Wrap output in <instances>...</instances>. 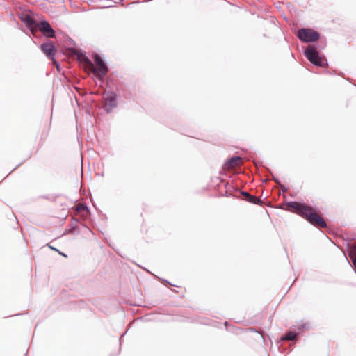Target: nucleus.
I'll return each mask as SVG.
<instances>
[{
  "instance_id": "nucleus-1",
  "label": "nucleus",
  "mask_w": 356,
  "mask_h": 356,
  "mask_svg": "<svg viewBox=\"0 0 356 356\" xmlns=\"http://www.w3.org/2000/svg\"><path fill=\"white\" fill-rule=\"evenodd\" d=\"M287 204L290 207L295 209L296 213L311 225L321 228L327 227V225L324 218L318 215L316 209L312 206L297 201H291Z\"/></svg>"
},
{
  "instance_id": "nucleus-2",
  "label": "nucleus",
  "mask_w": 356,
  "mask_h": 356,
  "mask_svg": "<svg viewBox=\"0 0 356 356\" xmlns=\"http://www.w3.org/2000/svg\"><path fill=\"white\" fill-rule=\"evenodd\" d=\"M326 46L325 41L320 40L317 44H308L304 49V55L314 65L321 67L328 66L325 56L321 54L320 51Z\"/></svg>"
},
{
  "instance_id": "nucleus-3",
  "label": "nucleus",
  "mask_w": 356,
  "mask_h": 356,
  "mask_svg": "<svg viewBox=\"0 0 356 356\" xmlns=\"http://www.w3.org/2000/svg\"><path fill=\"white\" fill-rule=\"evenodd\" d=\"M92 58L95 66L92 67V72L99 81L103 82L106 74L109 72V68L105 60L98 54H93Z\"/></svg>"
},
{
  "instance_id": "nucleus-4",
  "label": "nucleus",
  "mask_w": 356,
  "mask_h": 356,
  "mask_svg": "<svg viewBox=\"0 0 356 356\" xmlns=\"http://www.w3.org/2000/svg\"><path fill=\"white\" fill-rule=\"evenodd\" d=\"M16 15L26 25V29L31 33L35 35V26L38 25V20L32 16L31 13L19 7V10H16Z\"/></svg>"
},
{
  "instance_id": "nucleus-5",
  "label": "nucleus",
  "mask_w": 356,
  "mask_h": 356,
  "mask_svg": "<svg viewBox=\"0 0 356 356\" xmlns=\"http://www.w3.org/2000/svg\"><path fill=\"white\" fill-rule=\"evenodd\" d=\"M298 38L305 43H313L320 40V33L311 28H301L297 31Z\"/></svg>"
},
{
  "instance_id": "nucleus-6",
  "label": "nucleus",
  "mask_w": 356,
  "mask_h": 356,
  "mask_svg": "<svg viewBox=\"0 0 356 356\" xmlns=\"http://www.w3.org/2000/svg\"><path fill=\"white\" fill-rule=\"evenodd\" d=\"M37 24L38 25L35 26V35L39 31L46 38H56V31L47 20L42 19L40 22L38 21Z\"/></svg>"
},
{
  "instance_id": "nucleus-7",
  "label": "nucleus",
  "mask_w": 356,
  "mask_h": 356,
  "mask_svg": "<svg viewBox=\"0 0 356 356\" xmlns=\"http://www.w3.org/2000/svg\"><path fill=\"white\" fill-rule=\"evenodd\" d=\"M106 96L104 99L103 109L106 113L112 112L113 108L118 106L117 94L113 91H108L105 93Z\"/></svg>"
},
{
  "instance_id": "nucleus-8",
  "label": "nucleus",
  "mask_w": 356,
  "mask_h": 356,
  "mask_svg": "<svg viewBox=\"0 0 356 356\" xmlns=\"http://www.w3.org/2000/svg\"><path fill=\"white\" fill-rule=\"evenodd\" d=\"M40 49L47 56V58L53 60L54 62L56 63L54 58L56 52V48L51 41H47L46 42H43L42 44H41Z\"/></svg>"
},
{
  "instance_id": "nucleus-9",
  "label": "nucleus",
  "mask_w": 356,
  "mask_h": 356,
  "mask_svg": "<svg viewBox=\"0 0 356 356\" xmlns=\"http://www.w3.org/2000/svg\"><path fill=\"white\" fill-rule=\"evenodd\" d=\"M241 160V157L239 156H233L229 159H227V161L223 164V168L225 170H230L235 168L238 162Z\"/></svg>"
},
{
  "instance_id": "nucleus-10",
  "label": "nucleus",
  "mask_w": 356,
  "mask_h": 356,
  "mask_svg": "<svg viewBox=\"0 0 356 356\" xmlns=\"http://www.w3.org/2000/svg\"><path fill=\"white\" fill-rule=\"evenodd\" d=\"M240 193L245 197L244 200L248 202L257 205H261L263 202L260 197H257V196L252 195L247 191H240Z\"/></svg>"
},
{
  "instance_id": "nucleus-11",
  "label": "nucleus",
  "mask_w": 356,
  "mask_h": 356,
  "mask_svg": "<svg viewBox=\"0 0 356 356\" xmlns=\"http://www.w3.org/2000/svg\"><path fill=\"white\" fill-rule=\"evenodd\" d=\"M348 256L352 259L353 268L356 273V243L351 244L348 249Z\"/></svg>"
},
{
  "instance_id": "nucleus-12",
  "label": "nucleus",
  "mask_w": 356,
  "mask_h": 356,
  "mask_svg": "<svg viewBox=\"0 0 356 356\" xmlns=\"http://www.w3.org/2000/svg\"><path fill=\"white\" fill-rule=\"evenodd\" d=\"M298 335V333L296 331V330H294V328L292 327L291 328V330H288L287 332H286L284 334H282L280 337V340L281 341H292L293 339H295L296 337V336Z\"/></svg>"
},
{
  "instance_id": "nucleus-13",
  "label": "nucleus",
  "mask_w": 356,
  "mask_h": 356,
  "mask_svg": "<svg viewBox=\"0 0 356 356\" xmlns=\"http://www.w3.org/2000/svg\"><path fill=\"white\" fill-rule=\"evenodd\" d=\"M293 327L298 333V335L302 334L305 331L308 330L311 328L309 323H303L297 325H293Z\"/></svg>"
},
{
  "instance_id": "nucleus-14",
  "label": "nucleus",
  "mask_w": 356,
  "mask_h": 356,
  "mask_svg": "<svg viewBox=\"0 0 356 356\" xmlns=\"http://www.w3.org/2000/svg\"><path fill=\"white\" fill-rule=\"evenodd\" d=\"M76 54L80 60H86L88 59L86 55V53L81 50L76 51Z\"/></svg>"
},
{
  "instance_id": "nucleus-15",
  "label": "nucleus",
  "mask_w": 356,
  "mask_h": 356,
  "mask_svg": "<svg viewBox=\"0 0 356 356\" xmlns=\"http://www.w3.org/2000/svg\"><path fill=\"white\" fill-rule=\"evenodd\" d=\"M272 179L273 180L274 182H275L277 184L280 185L282 190L283 191H287V188L283 186L282 184H281V181H280V179H278V177L274 176V175H272Z\"/></svg>"
},
{
  "instance_id": "nucleus-16",
  "label": "nucleus",
  "mask_w": 356,
  "mask_h": 356,
  "mask_svg": "<svg viewBox=\"0 0 356 356\" xmlns=\"http://www.w3.org/2000/svg\"><path fill=\"white\" fill-rule=\"evenodd\" d=\"M78 229H79L78 226L76 224H72L71 225L70 229L69 230V233L72 234V233H74L75 231H76Z\"/></svg>"
},
{
  "instance_id": "nucleus-17",
  "label": "nucleus",
  "mask_w": 356,
  "mask_h": 356,
  "mask_svg": "<svg viewBox=\"0 0 356 356\" xmlns=\"http://www.w3.org/2000/svg\"><path fill=\"white\" fill-rule=\"evenodd\" d=\"M84 209L86 210L88 212H90L89 208L87 207V205H81L78 208V210Z\"/></svg>"
},
{
  "instance_id": "nucleus-18",
  "label": "nucleus",
  "mask_w": 356,
  "mask_h": 356,
  "mask_svg": "<svg viewBox=\"0 0 356 356\" xmlns=\"http://www.w3.org/2000/svg\"><path fill=\"white\" fill-rule=\"evenodd\" d=\"M115 5H102L101 6H99V8H113V7H115Z\"/></svg>"
},
{
  "instance_id": "nucleus-19",
  "label": "nucleus",
  "mask_w": 356,
  "mask_h": 356,
  "mask_svg": "<svg viewBox=\"0 0 356 356\" xmlns=\"http://www.w3.org/2000/svg\"><path fill=\"white\" fill-rule=\"evenodd\" d=\"M163 283H165L167 284H169V285H172V286H174L172 284H171L169 281H168L167 280L165 279H159Z\"/></svg>"
},
{
  "instance_id": "nucleus-20",
  "label": "nucleus",
  "mask_w": 356,
  "mask_h": 356,
  "mask_svg": "<svg viewBox=\"0 0 356 356\" xmlns=\"http://www.w3.org/2000/svg\"><path fill=\"white\" fill-rule=\"evenodd\" d=\"M69 2L70 3L71 6L75 7V6H77V3L79 1H69Z\"/></svg>"
},
{
  "instance_id": "nucleus-21",
  "label": "nucleus",
  "mask_w": 356,
  "mask_h": 356,
  "mask_svg": "<svg viewBox=\"0 0 356 356\" xmlns=\"http://www.w3.org/2000/svg\"><path fill=\"white\" fill-rule=\"evenodd\" d=\"M48 245V247H49L51 250H53L56 251V252H57V251H58V249H56V248H54V247H53V246H51V245Z\"/></svg>"
},
{
  "instance_id": "nucleus-22",
  "label": "nucleus",
  "mask_w": 356,
  "mask_h": 356,
  "mask_svg": "<svg viewBox=\"0 0 356 356\" xmlns=\"http://www.w3.org/2000/svg\"><path fill=\"white\" fill-rule=\"evenodd\" d=\"M115 4L118 3V1H114ZM119 3H120V6L122 7H124V1H118Z\"/></svg>"
},
{
  "instance_id": "nucleus-23",
  "label": "nucleus",
  "mask_w": 356,
  "mask_h": 356,
  "mask_svg": "<svg viewBox=\"0 0 356 356\" xmlns=\"http://www.w3.org/2000/svg\"><path fill=\"white\" fill-rule=\"evenodd\" d=\"M57 252H58V254H60V255H62V256H63V257H67V255H66L65 253H63V252H60V251H59V250H58V251H57Z\"/></svg>"
},
{
  "instance_id": "nucleus-24",
  "label": "nucleus",
  "mask_w": 356,
  "mask_h": 356,
  "mask_svg": "<svg viewBox=\"0 0 356 356\" xmlns=\"http://www.w3.org/2000/svg\"><path fill=\"white\" fill-rule=\"evenodd\" d=\"M283 2H284V1H277V2L275 3V4H277V5H276V6H277V7L280 6V4H281L282 3H283Z\"/></svg>"
},
{
  "instance_id": "nucleus-25",
  "label": "nucleus",
  "mask_w": 356,
  "mask_h": 356,
  "mask_svg": "<svg viewBox=\"0 0 356 356\" xmlns=\"http://www.w3.org/2000/svg\"><path fill=\"white\" fill-rule=\"evenodd\" d=\"M140 1H132V3H131L128 4V6H131V5H132V4H134V3H140Z\"/></svg>"
},
{
  "instance_id": "nucleus-26",
  "label": "nucleus",
  "mask_w": 356,
  "mask_h": 356,
  "mask_svg": "<svg viewBox=\"0 0 356 356\" xmlns=\"http://www.w3.org/2000/svg\"><path fill=\"white\" fill-rule=\"evenodd\" d=\"M94 2H95L94 1H90V3H88V6L89 7L92 6V3H94Z\"/></svg>"
},
{
  "instance_id": "nucleus-27",
  "label": "nucleus",
  "mask_w": 356,
  "mask_h": 356,
  "mask_svg": "<svg viewBox=\"0 0 356 356\" xmlns=\"http://www.w3.org/2000/svg\"><path fill=\"white\" fill-rule=\"evenodd\" d=\"M89 9H90V8L86 9V8H83V10H81V11H86V10H89Z\"/></svg>"
},
{
  "instance_id": "nucleus-28",
  "label": "nucleus",
  "mask_w": 356,
  "mask_h": 356,
  "mask_svg": "<svg viewBox=\"0 0 356 356\" xmlns=\"http://www.w3.org/2000/svg\"><path fill=\"white\" fill-rule=\"evenodd\" d=\"M56 65H57V69H58V70H59V68H60V65H59L58 63H56Z\"/></svg>"
},
{
  "instance_id": "nucleus-29",
  "label": "nucleus",
  "mask_w": 356,
  "mask_h": 356,
  "mask_svg": "<svg viewBox=\"0 0 356 356\" xmlns=\"http://www.w3.org/2000/svg\"><path fill=\"white\" fill-rule=\"evenodd\" d=\"M143 268L145 271H147V272H148V273H150V272H149L147 268Z\"/></svg>"
},
{
  "instance_id": "nucleus-30",
  "label": "nucleus",
  "mask_w": 356,
  "mask_h": 356,
  "mask_svg": "<svg viewBox=\"0 0 356 356\" xmlns=\"http://www.w3.org/2000/svg\"><path fill=\"white\" fill-rule=\"evenodd\" d=\"M226 195H227V196H231V194H229V195H228V193H226Z\"/></svg>"
}]
</instances>
